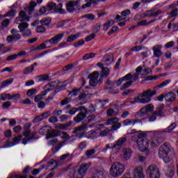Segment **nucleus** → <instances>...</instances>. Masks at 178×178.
<instances>
[{
  "label": "nucleus",
  "instance_id": "51",
  "mask_svg": "<svg viewBox=\"0 0 178 178\" xmlns=\"http://www.w3.org/2000/svg\"><path fill=\"white\" fill-rule=\"evenodd\" d=\"M84 44H86V41H84V40H80L78 42L74 43V47L75 48H79V47L81 45H84Z\"/></svg>",
  "mask_w": 178,
  "mask_h": 178
},
{
  "label": "nucleus",
  "instance_id": "12",
  "mask_svg": "<svg viewBox=\"0 0 178 178\" xmlns=\"http://www.w3.org/2000/svg\"><path fill=\"white\" fill-rule=\"evenodd\" d=\"M113 60H115V58L113 54H106L104 56L102 62L98 63L97 65L99 67H104V66H109V65H111Z\"/></svg>",
  "mask_w": 178,
  "mask_h": 178
},
{
  "label": "nucleus",
  "instance_id": "6",
  "mask_svg": "<svg viewBox=\"0 0 178 178\" xmlns=\"http://www.w3.org/2000/svg\"><path fill=\"white\" fill-rule=\"evenodd\" d=\"M39 134L40 136H45L47 140L49 138H54V137H58V132L52 129L49 126H44L39 130Z\"/></svg>",
  "mask_w": 178,
  "mask_h": 178
},
{
  "label": "nucleus",
  "instance_id": "7",
  "mask_svg": "<svg viewBox=\"0 0 178 178\" xmlns=\"http://www.w3.org/2000/svg\"><path fill=\"white\" fill-rule=\"evenodd\" d=\"M99 72L95 71L94 72H92L88 75V79H90L89 81V84L91 86V87H97V86H101V83L104 81L102 78H99ZM99 79V80H98Z\"/></svg>",
  "mask_w": 178,
  "mask_h": 178
},
{
  "label": "nucleus",
  "instance_id": "37",
  "mask_svg": "<svg viewBox=\"0 0 178 178\" xmlns=\"http://www.w3.org/2000/svg\"><path fill=\"white\" fill-rule=\"evenodd\" d=\"M170 81H172L170 79L165 80L163 83L156 86L155 89L159 90V88H163V87H166V86H168V84H169Z\"/></svg>",
  "mask_w": 178,
  "mask_h": 178
},
{
  "label": "nucleus",
  "instance_id": "22",
  "mask_svg": "<svg viewBox=\"0 0 178 178\" xmlns=\"http://www.w3.org/2000/svg\"><path fill=\"white\" fill-rule=\"evenodd\" d=\"M92 178H108V172L105 170L96 171L92 174Z\"/></svg>",
  "mask_w": 178,
  "mask_h": 178
},
{
  "label": "nucleus",
  "instance_id": "14",
  "mask_svg": "<svg viewBox=\"0 0 178 178\" xmlns=\"http://www.w3.org/2000/svg\"><path fill=\"white\" fill-rule=\"evenodd\" d=\"M136 145L138 147L139 151H140V152H145V151L148 149L149 144L148 143L147 139H139L138 140Z\"/></svg>",
  "mask_w": 178,
  "mask_h": 178
},
{
  "label": "nucleus",
  "instance_id": "26",
  "mask_svg": "<svg viewBox=\"0 0 178 178\" xmlns=\"http://www.w3.org/2000/svg\"><path fill=\"white\" fill-rule=\"evenodd\" d=\"M123 158L124 161H129L130 158H131V155L133 154V151H131V149H123Z\"/></svg>",
  "mask_w": 178,
  "mask_h": 178
},
{
  "label": "nucleus",
  "instance_id": "28",
  "mask_svg": "<svg viewBox=\"0 0 178 178\" xmlns=\"http://www.w3.org/2000/svg\"><path fill=\"white\" fill-rule=\"evenodd\" d=\"M63 4L60 3L58 6L56 4V7L54 8V12L56 13H58L59 15H65L66 13V10L63 9Z\"/></svg>",
  "mask_w": 178,
  "mask_h": 178
},
{
  "label": "nucleus",
  "instance_id": "43",
  "mask_svg": "<svg viewBox=\"0 0 178 178\" xmlns=\"http://www.w3.org/2000/svg\"><path fill=\"white\" fill-rule=\"evenodd\" d=\"M34 70V65H31L28 67H26L24 70V74H29V73H31L32 72H33Z\"/></svg>",
  "mask_w": 178,
  "mask_h": 178
},
{
  "label": "nucleus",
  "instance_id": "61",
  "mask_svg": "<svg viewBox=\"0 0 178 178\" xmlns=\"http://www.w3.org/2000/svg\"><path fill=\"white\" fill-rule=\"evenodd\" d=\"M9 98H12V95L10 94H3L1 95V99L2 101H6V99H9Z\"/></svg>",
  "mask_w": 178,
  "mask_h": 178
},
{
  "label": "nucleus",
  "instance_id": "48",
  "mask_svg": "<svg viewBox=\"0 0 178 178\" xmlns=\"http://www.w3.org/2000/svg\"><path fill=\"white\" fill-rule=\"evenodd\" d=\"M35 94H37V89L35 88L30 89L26 92L28 97H32V95H35Z\"/></svg>",
  "mask_w": 178,
  "mask_h": 178
},
{
  "label": "nucleus",
  "instance_id": "55",
  "mask_svg": "<svg viewBox=\"0 0 178 178\" xmlns=\"http://www.w3.org/2000/svg\"><path fill=\"white\" fill-rule=\"evenodd\" d=\"M154 115H156V116H158L159 118H163V116H165L163 111H162L161 110L155 111H154Z\"/></svg>",
  "mask_w": 178,
  "mask_h": 178
},
{
  "label": "nucleus",
  "instance_id": "31",
  "mask_svg": "<svg viewBox=\"0 0 178 178\" xmlns=\"http://www.w3.org/2000/svg\"><path fill=\"white\" fill-rule=\"evenodd\" d=\"M81 33L80 32L76 33L74 35H70L67 38V42H73L74 40H77Z\"/></svg>",
  "mask_w": 178,
  "mask_h": 178
},
{
  "label": "nucleus",
  "instance_id": "24",
  "mask_svg": "<svg viewBox=\"0 0 178 178\" xmlns=\"http://www.w3.org/2000/svg\"><path fill=\"white\" fill-rule=\"evenodd\" d=\"M22 19L20 20L22 23L23 22H30V17L27 16V13L24 10H21L19 13V17L17 19Z\"/></svg>",
  "mask_w": 178,
  "mask_h": 178
},
{
  "label": "nucleus",
  "instance_id": "36",
  "mask_svg": "<svg viewBox=\"0 0 178 178\" xmlns=\"http://www.w3.org/2000/svg\"><path fill=\"white\" fill-rule=\"evenodd\" d=\"M51 19L49 17H45L43 18L42 20H40V24H42V26H49V24H51Z\"/></svg>",
  "mask_w": 178,
  "mask_h": 178
},
{
  "label": "nucleus",
  "instance_id": "58",
  "mask_svg": "<svg viewBox=\"0 0 178 178\" xmlns=\"http://www.w3.org/2000/svg\"><path fill=\"white\" fill-rule=\"evenodd\" d=\"M74 67V65L73 63H70L63 68V72H67V70H71Z\"/></svg>",
  "mask_w": 178,
  "mask_h": 178
},
{
  "label": "nucleus",
  "instance_id": "60",
  "mask_svg": "<svg viewBox=\"0 0 178 178\" xmlns=\"http://www.w3.org/2000/svg\"><path fill=\"white\" fill-rule=\"evenodd\" d=\"M9 24H10V19H5L1 23L2 27H8Z\"/></svg>",
  "mask_w": 178,
  "mask_h": 178
},
{
  "label": "nucleus",
  "instance_id": "42",
  "mask_svg": "<svg viewBox=\"0 0 178 178\" xmlns=\"http://www.w3.org/2000/svg\"><path fill=\"white\" fill-rule=\"evenodd\" d=\"M115 24V21L113 19L108 21L106 23L104 24V30L106 31L111 26H113Z\"/></svg>",
  "mask_w": 178,
  "mask_h": 178
},
{
  "label": "nucleus",
  "instance_id": "39",
  "mask_svg": "<svg viewBox=\"0 0 178 178\" xmlns=\"http://www.w3.org/2000/svg\"><path fill=\"white\" fill-rule=\"evenodd\" d=\"M119 122V118H113L107 120L106 125L111 126V124H116Z\"/></svg>",
  "mask_w": 178,
  "mask_h": 178
},
{
  "label": "nucleus",
  "instance_id": "47",
  "mask_svg": "<svg viewBox=\"0 0 178 178\" xmlns=\"http://www.w3.org/2000/svg\"><path fill=\"white\" fill-rule=\"evenodd\" d=\"M81 90V88H79L78 89H74L69 92L68 95H70V94H72L73 97H77V95H79V92H80Z\"/></svg>",
  "mask_w": 178,
  "mask_h": 178
},
{
  "label": "nucleus",
  "instance_id": "1",
  "mask_svg": "<svg viewBox=\"0 0 178 178\" xmlns=\"http://www.w3.org/2000/svg\"><path fill=\"white\" fill-rule=\"evenodd\" d=\"M154 111V105L147 104L146 106L140 108L139 111H138L135 114V119H126L123 121L124 126H132V127H136L137 124H140L143 126V122L147 120V118H144L145 115L148 114V112H152Z\"/></svg>",
  "mask_w": 178,
  "mask_h": 178
},
{
  "label": "nucleus",
  "instance_id": "9",
  "mask_svg": "<svg viewBox=\"0 0 178 178\" xmlns=\"http://www.w3.org/2000/svg\"><path fill=\"white\" fill-rule=\"evenodd\" d=\"M29 24L27 22H22L19 24L18 29L22 37H31L33 33L31 32V29H29Z\"/></svg>",
  "mask_w": 178,
  "mask_h": 178
},
{
  "label": "nucleus",
  "instance_id": "56",
  "mask_svg": "<svg viewBox=\"0 0 178 178\" xmlns=\"http://www.w3.org/2000/svg\"><path fill=\"white\" fill-rule=\"evenodd\" d=\"M70 126H72L71 122H67L65 124H60L59 128L62 129L63 130H66V129H67V127H70Z\"/></svg>",
  "mask_w": 178,
  "mask_h": 178
},
{
  "label": "nucleus",
  "instance_id": "34",
  "mask_svg": "<svg viewBox=\"0 0 178 178\" xmlns=\"http://www.w3.org/2000/svg\"><path fill=\"white\" fill-rule=\"evenodd\" d=\"M13 78H10L6 81H2L0 88H5V87L9 86V84H12V83H13Z\"/></svg>",
  "mask_w": 178,
  "mask_h": 178
},
{
  "label": "nucleus",
  "instance_id": "59",
  "mask_svg": "<svg viewBox=\"0 0 178 178\" xmlns=\"http://www.w3.org/2000/svg\"><path fill=\"white\" fill-rule=\"evenodd\" d=\"M15 14H16V10H11L8 11V12L5 15V17H13V16H15Z\"/></svg>",
  "mask_w": 178,
  "mask_h": 178
},
{
  "label": "nucleus",
  "instance_id": "38",
  "mask_svg": "<svg viewBox=\"0 0 178 178\" xmlns=\"http://www.w3.org/2000/svg\"><path fill=\"white\" fill-rule=\"evenodd\" d=\"M176 123L171 124L167 129H164V133H172L177 127Z\"/></svg>",
  "mask_w": 178,
  "mask_h": 178
},
{
  "label": "nucleus",
  "instance_id": "44",
  "mask_svg": "<svg viewBox=\"0 0 178 178\" xmlns=\"http://www.w3.org/2000/svg\"><path fill=\"white\" fill-rule=\"evenodd\" d=\"M147 133L143 131H139L138 134H136L138 140H144L145 137H147Z\"/></svg>",
  "mask_w": 178,
  "mask_h": 178
},
{
  "label": "nucleus",
  "instance_id": "21",
  "mask_svg": "<svg viewBox=\"0 0 178 178\" xmlns=\"http://www.w3.org/2000/svg\"><path fill=\"white\" fill-rule=\"evenodd\" d=\"M145 17H152V10H147L146 13L140 15H137L134 17V20H141Z\"/></svg>",
  "mask_w": 178,
  "mask_h": 178
},
{
  "label": "nucleus",
  "instance_id": "30",
  "mask_svg": "<svg viewBox=\"0 0 178 178\" xmlns=\"http://www.w3.org/2000/svg\"><path fill=\"white\" fill-rule=\"evenodd\" d=\"M88 129V127L87 126V124H84L83 125H81L78 127H76L73 131V134H77L79 131H87V129Z\"/></svg>",
  "mask_w": 178,
  "mask_h": 178
},
{
  "label": "nucleus",
  "instance_id": "40",
  "mask_svg": "<svg viewBox=\"0 0 178 178\" xmlns=\"http://www.w3.org/2000/svg\"><path fill=\"white\" fill-rule=\"evenodd\" d=\"M56 3L54 2H49L47 4L46 8H47V12H51V10H55Z\"/></svg>",
  "mask_w": 178,
  "mask_h": 178
},
{
  "label": "nucleus",
  "instance_id": "64",
  "mask_svg": "<svg viewBox=\"0 0 178 178\" xmlns=\"http://www.w3.org/2000/svg\"><path fill=\"white\" fill-rule=\"evenodd\" d=\"M115 115V110L113 108H109L107 110V116L111 118Z\"/></svg>",
  "mask_w": 178,
  "mask_h": 178
},
{
  "label": "nucleus",
  "instance_id": "4",
  "mask_svg": "<svg viewBox=\"0 0 178 178\" xmlns=\"http://www.w3.org/2000/svg\"><path fill=\"white\" fill-rule=\"evenodd\" d=\"M124 170H126L124 164L115 161L111 164L109 173L112 177H119V176H122L124 173Z\"/></svg>",
  "mask_w": 178,
  "mask_h": 178
},
{
  "label": "nucleus",
  "instance_id": "25",
  "mask_svg": "<svg viewBox=\"0 0 178 178\" xmlns=\"http://www.w3.org/2000/svg\"><path fill=\"white\" fill-rule=\"evenodd\" d=\"M133 178H144V173L143 172V168L138 167L135 169Z\"/></svg>",
  "mask_w": 178,
  "mask_h": 178
},
{
  "label": "nucleus",
  "instance_id": "53",
  "mask_svg": "<svg viewBox=\"0 0 178 178\" xmlns=\"http://www.w3.org/2000/svg\"><path fill=\"white\" fill-rule=\"evenodd\" d=\"M123 81H130L131 79H133V74H128L125 75L124 76L122 77Z\"/></svg>",
  "mask_w": 178,
  "mask_h": 178
},
{
  "label": "nucleus",
  "instance_id": "35",
  "mask_svg": "<svg viewBox=\"0 0 178 178\" xmlns=\"http://www.w3.org/2000/svg\"><path fill=\"white\" fill-rule=\"evenodd\" d=\"M134 83V81L130 80L125 82L120 88L122 91H124V90L129 88V87L131 86V84Z\"/></svg>",
  "mask_w": 178,
  "mask_h": 178
},
{
  "label": "nucleus",
  "instance_id": "29",
  "mask_svg": "<svg viewBox=\"0 0 178 178\" xmlns=\"http://www.w3.org/2000/svg\"><path fill=\"white\" fill-rule=\"evenodd\" d=\"M86 3L82 6V9H86V8H90L91 5H97L100 0H86Z\"/></svg>",
  "mask_w": 178,
  "mask_h": 178
},
{
  "label": "nucleus",
  "instance_id": "23",
  "mask_svg": "<svg viewBox=\"0 0 178 178\" xmlns=\"http://www.w3.org/2000/svg\"><path fill=\"white\" fill-rule=\"evenodd\" d=\"M77 5H79V2L76 1L67 2L66 5L67 10L70 13H72V12H74L75 10L74 7L77 6Z\"/></svg>",
  "mask_w": 178,
  "mask_h": 178
},
{
  "label": "nucleus",
  "instance_id": "19",
  "mask_svg": "<svg viewBox=\"0 0 178 178\" xmlns=\"http://www.w3.org/2000/svg\"><path fill=\"white\" fill-rule=\"evenodd\" d=\"M88 169H90L89 164L81 165H80L79 168H78V172L79 175H81V177H82V178L86 176V173H87V170H88Z\"/></svg>",
  "mask_w": 178,
  "mask_h": 178
},
{
  "label": "nucleus",
  "instance_id": "17",
  "mask_svg": "<svg viewBox=\"0 0 178 178\" xmlns=\"http://www.w3.org/2000/svg\"><path fill=\"white\" fill-rule=\"evenodd\" d=\"M154 56L155 58H161L162 55H163V52H162V46L159 44H156L152 48Z\"/></svg>",
  "mask_w": 178,
  "mask_h": 178
},
{
  "label": "nucleus",
  "instance_id": "16",
  "mask_svg": "<svg viewBox=\"0 0 178 178\" xmlns=\"http://www.w3.org/2000/svg\"><path fill=\"white\" fill-rule=\"evenodd\" d=\"M163 141H165V138H163V136L154 137L152 140L150 145L153 147H159V145H161Z\"/></svg>",
  "mask_w": 178,
  "mask_h": 178
},
{
  "label": "nucleus",
  "instance_id": "15",
  "mask_svg": "<svg viewBox=\"0 0 178 178\" xmlns=\"http://www.w3.org/2000/svg\"><path fill=\"white\" fill-rule=\"evenodd\" d=\"M88 113V111H87V108L85 107V111H80L79 113L74 118V122L76 123H80L83 122V120L87 118V115Z\"/></svg>",
  "mask_w": 178,
  "mask_h": 178
},
{
  "label": "nucleus",
  "instance_id": "57",
  "mask_svg": "<svg viewBox=\"0 0 178 178\" xmlns=\"http://www.w3.org/2000/svg\"><path fill=\"white\" fill-rule=\"evenodd\" d=\"M15 59H17V54H13L8 56L6 58V60L8 62H10L11 60H15Z\"/></svg>",
  "mask_w": 178,
  "mask_h": 178
},
{
  "label": "nucleus",
  "instance_id": "46",
  "mask_svg": "<svg viewBox=\"0 0 178 178\" xmlns=\"http://www.w3.org/2000/svg\"><path fill=\"white\" fill-rule=\"evenodd\" d=\"M95 56V54H94V53L86 54L83 56V60H87L88 59H91V58H94Z\"/></svg>",
  "mask_w": 178,
  "mask_h": 178
},
{
  "label": "nucleus",
  "instance_id": "52",
  "mask_svg": "<svg viewBox=\"0 0 178 178\" xmlns=\"http://www.w3.org/2000/svg\"><path fill=\"white\" fill-rule=\"evenodd\" d=\"M35 134H37V133H32L31 138H28L26 140V139H23L22 144L26 145V144H27V143H29V141H30V140H33V138H34V136H35Z\"/></svg>",
  "mask_w": 178,
  "mask_h": 178
},
{
  "label": "nucleus",
  "instance_id": "20",
  "mask_svg": "<svg viewBox=\"0 0 178 178\" xmlns=\"http://www.w3.org/2000/svg\"><path fill=\"white\" fill-rule=\"evenodd\" d=\"M126 141H127V138L126 137H122V138H120L117 142L115 143V144H114L112 147H111V149H113L115 148H117V147H123V145H124V144L126 143Z\"/></svg>",
  "mask_w": 178,
  "mask_h": 178
},
{
  "label": "nucleus",
  "instance_id": "41",
  "mask_svg": "<svg viewBox=\"0 0 178 178\" xmlns=\"http://www.w3.org/2000/svg\"><path fill=\"white\" fill-rule=\"evenodd\" d=\"M49 76L47 74L40 75L37 77V80L39 83L41 81H47V80H49Z\"/></svg>",
  "mask_w": 178,
  "mask_h": 178
},
{
  "label": "nucleus",
  "instance_id": "32",
  "mask_svg": "<svg viewBox=\"0 0 178 178\" xmlns=\"http://www.w3.org/2000/svg\"><path fill=\"white\" fill-rule=\"evenodd\" d=\"M100 69H102V74L100 78L102 79V77H108V74L111 73L109 68L102 67H100Z\"/></svg>",
  "mask_w": 178,
  "mask_h": 178
},
{
  "label": "nucleus",
  "instance_id": "27",
  "mask_svg": "<svg viewBox=\"0 0 178 178\" xmlns=\"http://www.w3.org/2000/svg\"><path fill=\"white\" fill-rule=\"evenodd\" d=\"M165 99L167 102H173L176 100V95L173 92H169L165 95Z\"/></svg>",
  "mask_w": 178,
  "mask_h": 178
},
{
  "label": "nucleus",
  "instance_id": "45",
  "mask_svg": "<svg viewBox=\"0 0 178 178\" xmlns=\"http://www.w3.org/2000/svg\"><path fill=\"white\" fill-rule=\"evenodd\" d=\"M45 31H47V28L44 27L43 25L38 26L36 28L37 33H45Z\"/></svg>",
  "mask_w": 178,
  "mask_h": 178
},
{
  "label": "nucleus",
  "instance_id": "5",
  "mask_svg": "<svg viewBox=\"0 0 178 178\" xmlns=\"http://www.w3.org/2000/svg\"><path fill=\"white\" fill-rule=\"evenodd\" d=\"M65 37V33H61L56 35L53 38H51L50 40H47L44 42V43H42L38 46L39 48V51H41L42 49H47V45L48 44H51V45H57V44H59L60 41H62V39Z\"/></svg>",
  "mask_w": 178,
  "mask_h": 178
},
{
  "label": "nucleus",
  "instance_id": "8",
  "mask_svg": "<svg viewBox=\"0 0 178 178\" xmlns=\"http://www.w3.org/2000/svg\"><path fill=\"white\" fill-rule=\"evenodd\" d=\"M146 175L149 178H161V172L155 165H150L146 170Z\"/></svg>",
  "mask_w": 178,
  "mask_h": 178
},
{
  "label": "nucleus",
  "instance_id": "62",
  "mask_svg": "<svg viewBox=\"0 0 178 178\" xmlns=\"http://www.w3.org/2000/svg\"><path fill=\"white\" fill-rule=\"evenodd\" d=\"M94 38H95V33H92L85 38V41L86 42H89V41H91V40H94Z\"/></svg>",
  "mask_w": 178,
  "mask_h": 178
},
{
  "label": "nucleus",
  "instance_id": "50",
  "mask_svg": "<svg viewBox=\"0 0 178 178\" xmlns=\"http://www.w3.org/2000/svg\"><path fill=\"white\" fill-rule=\"evenodd\" d=\"M97 152V150L95 149H89L87 150L85 155L86 156H92V155H94V154H95Z\"/></svg>",
  "mask_w": 178,
  "mask_h": 178
},
{
  "label": "nucleus",
  "instance_id": "2",
  "mask_svg": "<svg viewBox=\"0 0 178 178\" xmlns=\"http://www.w3.org/2000/svg\"><path fill=\"white\" fill-rule=\"evenodd\" d=\"M159 157L163 159L165 163H169L173 157V149L168 143H164L159 149Z\"/></svg>",
  "mask_w": 178,
  "mask_h": 178
},
{
  "label": "nucleus",
  "instance_id": "13",
  "mask_svg": "<svg viewBox=\"0 0 178 178\" xmlns=\"http://www.w3.org/2000/svg\"><path fill=\"white\" fill-rule=\"evenodd\" d=\"M22 138H23V136L19 134L13 138V142H10L9 140H6V144L1 146V148H10V147H13L19 144V143L22 141Z\"/></svg>",
  "mask_w": 178,
  "mask_h": 178
},
{
  "label": "nucleus",
  "instance_id": "54",
  "mask_svg": "<svg viewBox=\"0 0 178 178\" xmlns=\"http://www.w3.org/2000/svg\"><path fill=\"white\" fill-rule=\"evenodd\" d=\"M110 132L111 129L109 128H106L104 130L100 132V136H102V137H105L107 134H109Z\"/></svg>",
  "mask_w": 178,
  "mask_h": 178
},
{
  "label": "nucleus",
  "instance_id": "3",
  "mask_svg": "<svg viewBox=\"0 0 178 178\" xmlns=\"http://www.w3.org/2000/svg\"><path fill=\"white\" fill-rule=\"evenodd\" d=\"M154 95H156V90H152L149 88L136 97V102H140V104H149L151 102V98Z\"/></svg>",
  "mask_w": 178,
  "mask_h": 178
},
{
  "label": "nucleus",
  "instance_id": "33",
  "mask_svg": "<svg viewBox=\"0 0 178 178\" xmlns=\"http://www.w3.org/2000/svg\"><path fill=\"white\" fill-rule=\"evenodd\" d=\"M35 6H37V3L34 1L31 2V5L28 7V13L29 15L31 16V15H33V13H34V8H35Z\"/></svg>",
  "mask_w": 178,
  "mask_h": 178
},
{
  "label": "nucleus",
  "instance_id": "11",
  "mask_svg": "<svg viewBox=\"0 0 178 178\" xmlns=\"http://www.w3.org/2000/svg\"><path fill=\"white\" fill-rule=\"evenodd\" d=\"M10 33L12 35L7 36L6 40L9 44L13 42V41H19V40H22V35L19 33V31L16 29H13L10 30Z\"/></svg>",
  "mask_w": 178,
  "mask_h": 178
},
{
  "label": "nucleus",
  "instance_id": "10",
  "mask_svg": "<svg viewBox=\"0 0 178 178\" xmlns=\"http://www.w3.org/2000/svg\"><path fill=\"white\" fill-rule=\"evenodd\" d=\"M69 178H83L79 172V168L76 165H70L67 168Z\"/></svg>",
  "mask_w": 178,
  "mask_h": 178
},
{
  "label": "nucleus",
  "instance_id": "49",
  "mask_svg": "<svg viewBox=\"0 0 178 178\" xmlns=\"http://www.w3.org/2000/svg\"><path fill=\"white\" fill-rule=\"evenodd\" d=\"M71 102H72V98H70V97H65L64 99H63L60 102V105H62V106L67 105V104H70Z\"/></svg>",
  "mask_w": 178,
  "mask_h": 178
},
{
  "label": "nucleus",
  "instance_id": "63",
  "mask_svg": "<svg viewBox=\"0 0 178 178\" xmlns=\"http://www.w3.org/2000/svg\"><path fill=\"white\" fill-rule=\"evenodd\" d=\"M120 127H122V123L118 122L116 124H113L110 130H118V129H120Z\"/></svg>",
  "mask_w": 178,
  "mask_h": 178
},
{
  "label": "nucleus",
  "instance_id": "18",
  "mask_svg": "<svg viewBox=\"0 0 178 178\" xmlns=\"http://www.w3.org/2000/svg\"><path fill=\"white\" fill-rule=\"evenodd\" d=\"M86 112V106H80L78 108H72L70 111H66L65 113H69V115H76V113L78 112Z\"/></svg>",
  "mask_w": 178,
  "mask_h": 178
}]
</instances>
